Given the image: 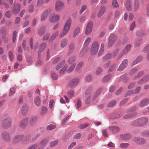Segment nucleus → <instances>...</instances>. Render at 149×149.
Wrapping results in <instances>:
<instances>
[{
    "instance_id": "6ab92c4d",
    "label": "nucleus",
    "mask_w": 149,
    "mask_h": 149,
    "mask_svg": "<svg viewBox=\"0 0 149 149\" xmlns=\"http://www.w3.org/2000/svg\"><path fill=\"white\" fill-rule=\"evenodd\" d=\"M30 45L31 48L33 49L34 50L37 49L39 46V44L38 42L35 43L34 45H33V39L32 38H31L30 40Z\"/></svg>"
},
{
    "instance_id": "1a4fd4ad",
    "label": "nucleus",
    "mask_w": 149,
    "mask_h": 149,
    "mask_svg": "<svg viewBox=\"0 0 149 149\" xmlns=\"http://www.w3.org/2000/svg\"><path fill=\"white\" fill-rule=\"evenodd\" d=\"M93 26V23L91 21L89 22L86 26L85 33L87 35H89L91 32Z\"/></svg>"
},
{
    "instance_id": "09e8293b",
    "label": "nucleus",
    "mask_w": 149,
    "mask_h": 149,
    "mask_svg": "<svg viewBox=\"0 0 149 149\" xmlns=\"http://www.w3.org/2000/svg\"><path fill=\"white\" fill-rule=\"evenodd\" d=\"M68 67V65H65L62 68V69L59 71V73L60 74H63L66 70Z\"/></svg>"
},
{
    "instance_id": "ddd939ff",
    "label": "nucleus",
    "mask_w": 149,
    "mask_h": 149,
    "mask_svg": "<svg viewBox=\"0 0 149 149\" xmlns=\"http://www.w3.org/2000/svg\"><path fill=\"white\" fill-rule=\"evenodd\" d=\"M149 103V99L145 98L141 101L139 103V106L141 107H143L147 105Z\"/></svg>"
},
{
    "instance_id": "4468645a",
    "label": "nucleus",
    "mask_w": 149,
    "mask_h": 149,
    "mask_svg": "<svg viewBox=\"0 0 149 149\" xmlns=\"http://www.w3.org/2000/svg\"><path fill=\"white\" fill-rule=\"evenodd\" d=\"M109 129L113 134H116L120 130L119 128L116 125H113L109 127Z\"/></svg>"
},
{
    "instance_id": "7c9ffc66",
    "label": "nucleus",
    "mask_w": 149,
    "mask_h": 149,
    "mask_svg": "<svg viewBox=\"0 0 149 149\" xmlns=\"http://www.w3.org/2000/svg\"><path fill=\"white\" fill-rule=\"evenodd\" d=\"M121 138L124 140L129 139L131 137V135L129 134H125L120 135Z\"/></svg>"
},
{
    "instance_id": "4c0bfd02",
    "label": "nucleus",
    "mask_w": 149,
    "mask_h": 149,
    "mask_svg": "<svg viewBox=\"0 0 149 149\" xmlns=\"http://www.w3.org/2000/svg\"><path fill=\"white\" fill-rule=\"evenodd\" d=\"M80 31V28L79 27H78L75 29L73 35V36L74 38H75L79 34Z\"/></svg>"
},
{
    "instance_id": "cd10ccee",
    "label": "nucleus",
    "mask_w": 149,
    "mask_h": 149,
    "mask_svg": "<svg viewBox=\"0 0 149 149\" xmlns=\"http://www.w3.org/2000/svg\"><path fill=\"white\" fill-rule=\"evenodd\" d=\"M65 61L64 60H63L61 61L58 64L56 67V70H59L60 68L62 67L65 64Z\"/></svg>"
},
{
    "instance_id": "c9c22d12",
    "label": "nucleus",
    "mask_w": 149,
    "mask_h": 149,
    "mask_svg": "<svg viewBox=\"0 0 149 149\" xmlns=\"http://www.w3.org/2000/svg\"><path fill=\"white\" fill-rule=\"evenodd\" d=\"M104 44L102 43L100 46V48L98 53V55L100 56L103 53L104 51Z\"/></svg>"
},
{
    "instance_id": "774afa93",
    "label": "nucleus",
    "mask_w": 149,
    "mask_h": 149,
    "mask_svg": "<svg viewBox=\"0 0 149 149\" xmlns=\"http://www.w3.org/2000/svg\"><path fill=\"white\" fill-rule=\"evenodd\" d=\"M143 52L145 53L149 52V44L145 47L143 50Z\"/></svg>"
},
{
    "instance_id": "2f4dec72",
    "label": "nucleus",
    "mask_w": 149,
    "mask_h": 149,
    "mask_svg": "<svg viewBox=\"0 0 149 149\" xmlns=\"http://www.w3.org/2000/svg\"><path fill=\"white\" fill-rule=\"evenodd\" d=\"M48 14V11L46 10L44 11L41 16V20L42 21L45 20L47 18Z\"/></svg>"
},
{
    "instance_id": "e2e57ef3",
    "label": "nucleus",
    "mask_w": 149,
    "mask_h": 149,
    "mask_svg": "<svg viewBox=\"0 0 149 149\" xmlns=\"http://www.w3.org/2000/svg\"><path fill=\"white\" fill-rule=\"evenodd\" d=\"M111 77V75H108L105 76L104 77L102 81L103 82H107L109 80Z\"/></svg>"
},
{
    "instance_id": "393cba45",
    "label": "nucleus",
    "mask_w": 149,
    "mask_h": 149,
    "mask_svg": "<svg viewBox=\"0 0 149 149\" xmlns=\"http://www.w3.org/2000/svg\"><path fill=\"white\" fill-rule=\"evenodd\" d=\"M125 7L127 10L130 11L132 9V4L130 0H127L125 3Z\"/></svg>"
},
{
    "instance_id": "e433bc0d",
    "label": "nucleus",
    "mask_w": 149,
    "mask_h": 149,
    "mask_svg": "<svg viewBox=\"0 0 149 149\" xmlns=\"http://www.w3.org/2000/svg\"><path fill=\"white\" fill-rule=\"evenodd\" d=\"M68 40L66 39H63L61 43V46L62 47H65L67 44Z\"/></svg>"
},
{
    "instance_id": "bf43d9fd",
    "label": "nucleus",
    "mask_w": 149,
    "mask_h": 149,
    "mask_svg": "<svg viewBox=\"0 0 149 149\" xmlns=\"http://www.w3.org/2000/svg\"><path fill=\"white\" fill-rule=\"evenodd\" d=\"M116 66V65L115 63H114L109 68L108 71V72H110L111 71H113Z\"/></svg>"
},
{
    "instance_id": "bb28decb",
    "label": "nucleus",
    "mask_w": 149,
    "mask_h": 149,
    "mask_svg": "<svg viewBox=\"0 0 149 149\" xmlns=\"http://www.w3.org/2000/svg\"><path fill=\"white\" fill-rule=\"evenodd\" d=\"M142 60V58L141 56L138 57L135 59L132 62L131 65L133 66L136 64L140 62Z\"/></svg>"
},
{
    "instance_id": "603ef678",
    "label": "nucleus",
    "mask_w": 149,
    "mask_h": 149,
    "mask_svg": "<svg viewBox=\"0 0 149 149\" xmlns=\"http://www.w3.org/2000/svg\"><path fill=\"white\" fill-rule=\"evenodd\" d=\"M56 127V126L54 125H49L47 126L46 130L48 131H50L55 129Z\"/></svg>"
},
{
    "instance_id": "f257e3e1",
    "label": "nucleus",
    "mask_w": 149,
    "mask_h": 149,
    "mask_svg": "<svg viewBox=\"0 0 149 149\" xmlns=\"http://www.w3.org/2000/svg\"><path fill=\"white\" fill-rule=\"evenodd\" d=\"M72 20L71 18H68L65 23L64 25L63 33L60 34L59 37L62 38L69 31L72 23Z\"/></svg>"
},
{
    "instance_id": "37998d69",
    "label": "nucleus",
    "mask_w": 149,
    "mask_h": 149,
    "mask_svg": "<svg viewBox=\"0 0 149 149\" xmlns=\"http://www.w3.org/2000/svg\"><path fill=\"white\" fill-rule=\"evenodd\" d=\"M76 60V57L74 56H72L70 57L68 59V63L70 64H72Z\"/></svg>"
},
{
    "instance_id": "ea45409f",
    "label": "nucleus",
    "mask_w": 149,
    "mask_h": 149,
    "mask_svg": "<svg viewBox=\"0 0 149 149\" xmlns=\"http://www.w3.org/2000/svg\"><path fill=\"white\" fill-rule=\"evenodd\" d=\"M48 141V140L47 139H43L38 144L39 145L40 148H42L45 146Z\"/></svg>"
},
{
    "instance_id": "c85d7f7f",
    "label": "nucleus",
    "mask_w": 149,
    "mask_h": 149,
    "mask_svg": "<svg viewBox=\"0 0 149 149\" xmlns=\"http://www.w3.org/2000/svg\"><path fill=\"white\" fill-rule=\"evenodd\" d=\"M137 114V112H134L132 113L128 114L125 116H124V118L125 119H128L134 117Z\"/></svg>"
},
{
    "instance_id": "7ed1b4c3",
    "label": "nucleus",
    "mask_w": 149,
    "mask_h": 149,
    "mask_svg": "<svg viewBox=\"0 0 149 149\" xmlns=\"http://www.w3.org/2000/svg\"><path fill=\"white\" fill-rule=\"evenodd\" d=\"M60 17L58 14L54 13L51 14L49 18V21L51 23H56L59 21Z\"/></svg>"
},
{
    "instance_id": "2eb2a0df",
    "label": "nucleus",
    "mask_w": 149,
    "mask_h": 149,
    "mask_svg": "<svg viewBox=\"0 0 149 149\" xmlns=\"http://www.w3.org/2000/svg\"><path fill=\"white\" fill-rule=\"evenodd\" d=\"M106 8L104 6H102L100 8L97 14V16L100 18L105 12Z\"/></svg>"
},
{
    "instance_id": "49530a36",
    "label": "nucleus",
    "mask_w": 149,
    "mask_h": 149,
    "mask_svg": "<svg viewBox=\"0 0 149 149\" xmlns=\"http://www.w3.org/2000/svg\"><path fill=\"white\" fill-rule=\"evenodd\" d=\"M58 140H56L54 141H52L50 142V146L51 148H53L56 146L58 143Z\"/></svg>"
},
{
    "instance_id": "9d476101",
    "label": "nucleus",
    "mask_w": 149,
    "mask_h": 149,
    "mask_svg": "<svg viewBox=\"0 0 149 149\" xmlns=\"http://www.w3.org/2000/svg\"><path fill=\"white\" fill-rule=\"evenodd\" d=\"M131 48V45L130 44H127L126 46L124 49L121 51L119 55V58H121L124 54H127L130 50Z\"/></svg>"
},
{
    "instance_id": "6e6552de",
    "label": "nucleus",
    "mask_w": 149,
    "mask_h": 149,
    "mask_svg": "<svg viewBox=\"0 0 149 149\" xmlns=\"http://www.w3.org/2000/svg\"><path fill=\"white\" fill-rule=\"evenodd\" d=\"M24 138L23 134H17L15 136L13 139V141L14 143H17L22 141Z\"/></svg>"
},
{
    "instance_id": "6e6d98bb",
    "label": "nucleus",
    "mask_w": 149,
    "mask_h": 149,
    "mask_svg": "<svg viewBox=\"0 0 149 149\" xmlns=\"http://www.w3.org/2000/svg\"><path fill=\"white\" fill-rule=\"evenodd\" d=\"M40 98L38 97H36L34 100V103L37 106H39L40 105Z\"/></svg>"
},
{
    "instance_id": "8fccbe9b",
    "label": "nucleus",
    "mask_w": 149,
    "mask_h": 149,
    "mask_svg": "<svg viewBox=\"0 0 149 149\" xmlns=\"http://www.w3.org/2000/svg\"><path fill=\"white\" fill-rule=\"evenodd\" d=\"M92 87H88L86 90L85 93V95H91L92 91Z\"/></svg>"
},
{
    "instance_id": "79ce46f5",
    "label": "nucleus",
    "mask_w": 149,
    "mask_h": 149,
    "mask_svg": "<svg viewBox=\"0 0 149 149\" xmlns=\"http://www.w3.org/2000/svg\"><path fill=\"white\" fill-rule=\"evenodd\" d=\"M60 101L61 103H65L69 102V99L66 96H64L63 97L61 98Z\"/></svg>"
},
{
    "instance_id": "3c124183",
    "label": "nucleus",
    "mask_w": 149,
    "mask_h": 149,
    "mask_svg": "<svg viewBox=\"0 0 149 149\" xmlns=\"http://www.w3.org/2000/svg\"><path fill=\"white\" fill-rule=\"evenodd\" d=\"M138 119L133 121L131 123V125L134 126H140Z\"/></svg>"
},
{
    "instance_id": "4d7b16f0",
    "label": "nucleus",
    "mask_w": 149,
    "mask_h": 149,
    "mask_svg": "<svg viewBox=\"0 0 149 149\" xmlns=\"http://www.w3.org/2000/svg\"><path fill=\"white\" fill-rule=\"evenodd\" d=\"M37 148H40V147L38 144H35L30 146L29 148V149H35Z\"/></svg>"
},
{
    "instance_id": "f704fd0d",
    "label": "nucleus",
    "mask_w": 149,
    "mask_h": 149,
    "mask_svg": "<svg viewBox=\"0 0 149 149\" xmlns=\"http://www.w3.org/2000/svg\"><path fill=\"white\" fill-rule=\"evenodd\" d=\"M2 38L3 39H6V37L7 35V32L4 29H2L1 30Z\"/></svg>"
},
{
    "instance_id": "aec40b11",
    "label": "nucleus",
    "mask_w": 149,
    "mask_h": 149,
    "mask_svg": "<svg viewBox=\"0 0 149 149\" xmlns=\"http://www.w3.org/2000/svg\"><path fill=\"white\" fill-rule=\"evenodd\" d=\"M88 50V47L87 46L84 47L80 51L79 56L80 57L83 56L87 52Z\"/></svg>"
},
{
    "instance_id": "a18cd8bd",
    "label": "nucleus",
    "mask_w": 149,
    "mask_h": 149,
    "mask_svg": "<svg viewBox=\"0 0 149 149\" xmlns=\"http://www.w3.org/2000/svg\"><path fill=\"white\" fill-rule=\"evenodd\" d=\"M91 41V38L90 37L87 38L85 40L84 43V45L85 46H87L89 45Z\"/></svg>"
},
{
    "instance_id": "39448f33",
    "label": "nucleus",
    "mask_w": 149,
    "mask_h": 149,
    "mask_svg": "<svg viewBox=\"0 0 149 149\" xmlns=\"http://www.w3.org/2000/svg\"><path fill=\"white\" fill-rule=\"evenodd\" d=\"M128 62V61L127 59L124 60L117 69V71L121 72L127 66Z\"/></svg>"
},
{
    "instance_id": "58836bf2",
    "label": "nucleus",
    "mask_w": 149,
    "mask_h": 149,
    "mask_svg": "<svg viewBox=\"0 0 149 149\" xmlns=\"http://www.w3.org/2000/svg\"><path fill=\"white\" fill-rule=\"evenodd\" d=\"M129 146L128 143H120V147L121 148H129Z\"/></svg>"
},
{
    "instance_id": "a19ab883",
    "label": "nucleus",
    "mask_w": 149,
    "mask_h": 149,
    "mask_svg": "<svg viewBox=\"0 0 149 149\" xmlns=\"http://www.w3.org/2000/svg\"><path fill=\"white\" fill-rule=\"evenodd\" d=\"M45 27H42L38 31V34L40 36L42 35L45 33Z\"/></svg>"
},
{
    "instance_id": "f8f14e48",
    "label": "nucleus",
    "mask_w": 149,
    "mask_h": 149,
    "mask_svg": "<svg viewBox=\"0 0 149 149\" xmlns=\"http://www.w3.org/2000/svg\"><path fill=\"white\" fill-rule=\"evenodd\" d=\"M21 7V6L19 4H14L12 10L13 13L15 14H17L19 12Z\"/></svg>"
},
{
    "instance_id": "c03bdc74",
    "label": "nucleus",
    "mask_w": 149,
    "mask_h": 149,
    "mask_svg": "<svg viewBox=\"0 0 149 149\" xmlns=\"http://www.w3.org/2000/svg\"><path fill=\"white\" fill-rule=\"evenodd\" d=\"M58 31H57L54 33L50 37L49 41L51 42L54 39L58 36Z\"/></svg>"
},
{
    "instance_id": "20e7f679",
    "label": "nucleus",
    "mask_w": 149,
    "mask_h": 149,
    "mask_svg": "<svg viewBox=\"0 0 149 149\" xmlns=\"http://www.w3.org/2000/svg\"><path fill=\"white\" fill-rule=\"evenodd\" d=\"M64 7V4L62 1L60 0L56 1L55 5V9L56 11H61Z\"/></svg>"
},
{
    "instance_id": "4be33fe9",
    "label": "nucleus",
    "mask_w": 149,
    "mask_h": 149,
    "mask_svg": "<svg viewBox=\"0 0 149 149\" xmlns=\"http://www.w3.org/2000/svg\"><path fill=\"white\" fill-rule=\"evenodd\" d=\"M28 108L27 105L24 104L22 106V110L21 112L22 114L23 115H26L28 113Z\"/></svg>"
},
{
    "instance_id": "473e14b6",
    "label": "nucleus",
    "mask_w": 149,
    "mask_h": 149,
    "mask_svg": "<svg viewBox=\"0 0 149 149\" xmlns=\"http://www.w3.org/2000/svg\"><path fill=\"white\" fill-rule=\"evenodd\" d=\"M74 44H70L69 46V51L68 52V55H70L74 51Z\"/></svg>"
},
{
    "instance_id": "c756f323",
    "label": "nucleus",
    "mask_w": 149,
    "mask_h": 149,
    "mask_svg": "<svg viewBox=\"0 0 149 149\" xmlns=\"http://www.w3.org/2000/svg\"><path fill=\"white\" fill-rule=\"evenodd\" d=\"M31 140V136L30 135H27L25 137V139L22 141L23 144H26L30 142Z\"/></svg>"
},
{
    "instance_id": "b1692460",
    "label": "nucleus",
    "mask_w": 149,
    "mask_h": 149,
    "mask_svg": "<svg viewBox=\"0 0 149 149\" xmlns=\"http://www.w3.org/2000/svg\"><path fill=\"white\" fill-rule=\"evenodd\" d=\"M139 7V0H135L134 6L133 9L134 11H136L138 10Z\"/></svg>"
},
{
    "instance_id": "72a5a7b5",
    "label": "nucleus",
    "mask_w": 149,
    "mask_h": 149,
    "mask_svg": "<svg viewBox=\"0 0 149 149\" xmlns=\"http://www.w3.org/2000/svg\"><path fill=\"white\" fill-rule=\"evenodd\" d=\"M144 74V72L143 71H141L139 72L138 74L135 76L134 78V80H136L140 78L141 77L143 76Z\"/></svg>"
},
{
    "instance_id": "a878e982",
    "label": "nucleus",
    "mask_w": 149,
    "mask_h": 149,
    "mask_svg": "<svg viewBox=\"0 0 149 149\" xmlns=\"http://www.w3.org/2000/svg\"><path fill=\"white\" fill-rule=\"evenodd\" d=\"M37 120V118L36 116L31 117L30 119L29 123L31 125H33L35 124Z\"/></svg>"
},
{
    "instance_id": "69168bd1",
    "label": "nucleus",
    "mask_w": 149,
    "mask_h": 149,
    "mask_svg": "<svg viewBox=\"0 0 149 149\" xmlns=\"http://www.w3.org/2000/svg\"><path fill=\"white\" fill-rule=\"evenodd\" d=\"M102 91V88H100L98 90H97L96 92L95 93L94 95L93 96V98H96L98 96V95Z\"/></svg>"
},
{
    "instance_id": "dca6fc26",
    "label": "nucleus",
    "mask_w": 149,
    "mask_h": 149,
    "mask_svg": "<svg viewBox=\"0 0 149 149\" xmlns=\"http://www.w3.org/2000/svg\"><path fill=\"white\" fill-rule=\"evenodd\" d=\"M116 37L114 34H111L109 37V40L108 43V46L109 47L111 46L114 42L116 40Z\"/></svg>"
},
{
    "instance_id": "680f3d73",
    "label": "nucleus",
    "mask_w": 149,
    "mask_h": 149,
    "mask_svg": "<svg viewBox=\"0 0 149 149\" xmlns=\"http://www.w3.org/2000/svg\"><path fill=\"white\" fill-rule=\"evenodd\" d=\"M47 107H42L41 109V114L42 115H43L46 113L47 111Z\"/></svg>"
},
{
    "instance_id": "5fc2aeb1",
    "label": "nucleus",
    "mask_w": 149,
    "mask_h": 149,
    "mask_svg": "<svg viewBox=\"0 0 149 149\" xmlns=\"http://www.w3.org/2000/svg\"><path fill=\"white\" fill-rule=\"evenodd\" d=\"M112 5L113 8H118L119 5L117 0H113L112 1Z\"/></svg>"
},
{
    "instance_id": "412c9836",
    "label": "nucleus",
    "mask_w": 149,
    "mask_h": 149,
    "mask_svg": "<svg viewBox=\"0 0 149 149\" xmlns=\"http://www.w3.org/2000/svg\"><path fill=\"white\" fill-rule=\"evenodd\" d=\"M79 81V79L77 78H76L72 79L69 82V85L71 87H73L77 84Z\"/></svg>"
},
{
    "instance_id": "5701e85b",
    "label": "nucleus",
    "mask_w": 149,
    "mask_h": 149,
    "mask_svg": "<svg viewBox=\"0 0 149 149\" xmlns=\"http://www.w3.org/2000/svg\"><path fill=\"white\" fill-rule=\"evenodd\" d=\"M47 45V43L45 42H43L40 44L38 52V55H39L40 53V52L44 51Z\"/></svg>"
},
{
    "instance_id": "de8ad7c7",
    "label": "nucleus",
    "mask_w": 149,
    "mask_h": 149,
    "mask_svg": "<svg viewBox=\"0 0 149 149\" xmlns=\"http://www.w3.org/2000/svg\"><path fill=\"white\" fill-rule=\"evenodd\" d=\"M142 39L141 38L137 39L135 41V46L136 47L139 46L142 43Z\"/></svg>"
},
{
    "instance_id": "864d4df0",
    "label": "nucleus",
    "mask_w": 149,
    "mask_h": 149,
    "mask_svg": "<svg viewBox=\"0 0 149 149\" xmlns=\"http://www.w3.org/2000/svg\"><path fill=\"white\" fill-rule=\"evenodd\" d=\"M76 64L75 63H74L71 65V66L67 70V72L68 73H70L74 69V68L76 66Z\"/></svg>"
},
{
    "instance_id": "9b49d317",
    "label": "nucleus",
    "mask_w": 149,
    "mask_h": 149,
    "mask_svg": "<svg viewBox=\"0 0 149 149\" xmlns=\"http://www.w3.org/2000/svg\"><path fill=\"white\" fill-rule=\"evenodd\" d=\"M133 141L136 143L140 145L143 144L146 142V140L142 138L134 137Z\"/></svg>"
},
{
    "instance_id": "f3484780",
    "label": "nucleus",
    "mask_w": 149,
    "mask_h": 149,
    "mask_svg": "<svg viewBox=\"0 0 149 149\" xmlns=\"http://www.w3.org/2000/svg\"><path fill=\"white\" fill-rule=\"evenodd\" d=\"M140 126H142L146 125L148 121V119L146 118H142L138 119Z\"/></svg>"
},
{
    "instance_id": "f03ea898",
    "label": "nucleus",
    "mask_w": 149,
    "mask_h": 149,
    "mask_svg": "<svg viewBox=\"0 0 149 149\" xmlns=\"http://www.w3.org/2000/svg\"><path fill=\"white\" fill-rule=\"evenodd\" d=\"M99 44L97 42L95 41L92 44L90 49V52L92 55L96 54L98 50Z\"/></svg>"
},
{
    "instance_id": "a211bd4d",
    "label": "nucleus",
    "mask_w": 149,
    "mask_h": 149,
    "mask_svg": "<svg viewBox=\"0 0 149 149\" xmlns=\"http://www.w3.org/2000/svg\"><path fill=\"white\" fill-rule=\"evenodd\" d=\"M29 121V119L25 118L22 120L19 124V126L22 128H25L27 125Z\"/></svg>"
},
{
    "instance_id": "0e129e2a",
    "label": "nucleus",
    "mask_w": 149,
    "mask_h": 149,
    "mask_svg": "<svg viewBox=\"0 0 149 149\" xmlns=\"http://www.w3.org/2000/svg\"><path fill=\"white\" fill-rule=\"evenodd\" d=\"M28 11L30 13H32L34 11V7L33 4H31L29 6Z\"/></svg>"
},
{
    "instance_id": "13d9d810",
    "label": "nucleus",
    "mask_w": 149,
    "mask_h": 149,
    "mask_svg": "<svg viewBox=\"0 0 149 149\" xmlns=\"http://www.w3.org/2000/svg\"><path fill=\"white\" fill-rule=\"evenodd\" d=\"M89 125L88 123H85L84 124H81L79 126V128L80 129H83L84 128L87 127Z\"/></svg>"
},
{
    "instance_id": "338daca9",
    "label": "nucleus",
    "mask_w": 149,
    "mask_h": 149,
    "mask_svg": "<svg viewBox=\"0 0 149 149\" xmlns=\"http://www.w3.org/2000/svg\"><path fill=\"white\" fill-rule=\"evenodd\" d=\"M86 8L87 6L86 5H84L82 6L79 11L80 14H82Z\"/></svg>"
},
{
    "instance_id": "052dcab7",
    "label": "nucleus",
    "mask_w": 149,
    "mask_h": 149,
    "mask_svg": "<svg viewBox=\"0 0 149 149\" xmlns=\"http://www.w3.org/2000/svg\"><path fill=\"white\" fill-rule=\"evenodd\" d=\"M141 89V87L139 86L136 88L135 89L133 90V94L139 93Z\"/></svg>"
},
{
    "instance_id": "0eeeda50",
    "label": "nucleus",
    "mask_w": 149,
    "mask_h": 149,
    "mask_svg": "<svg viewBox=\"0 0 149 149\" xmlns=\"http://www.w3.org/2000/svg\"><path fill=\"white\" fill-rule=\"evenodd\" d=\"M1 136L3 139L6 141L9 142L11 139L10 134L6 132H2Z\"/></svg>"
},
{
    "instance_id": "423d86ee",
    "label": "nucleus",
    "mask_w": 149,
    "mask_h": 149,
    "mask_svg": "<svg viewBox=\"0 0 149 149\" xmlns=\"http://www.w3.org/2000/svg\"><path fill=\"white\" fill-rule=\"evenodd\" d=\"M11 125V121L10 118H7L4 119L2 123L3 127L6 128L10 127Z\"/></svg>"
}]
</instances>
